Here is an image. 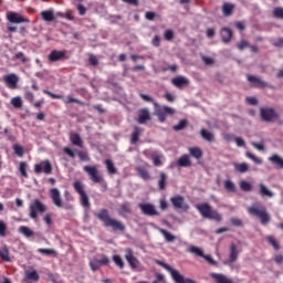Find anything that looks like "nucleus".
Here are the masks:
<instances>
[{"label":"nucleus","mask_w":283,"mask_h":283,"mask_svg":"<svg viewBox=\"0 0 283 283\" xmlns=\"http://www.w3.org/2000/svg\"><path fill=\"white\" fill-rule=\"evenodd\" d=\"M96 219L104 223V227L113 229V231L124 232L126 227L123 221L114 219L109 216V210L101 209L99 212L95 213Z\"/></svg>","instance_id":"f257e3e1"},{"label":"nucleus","mask_w":283,"mask_h":283,"mask_svg":"<svg viewBox=\"0 0 283 283\" xmlns=\"http://www.w3.org/2000/svg\"><path fill=\"white\" fill-rule=\"evenodd\" d=\"M197 211H199L200 216H202L206 220H214V222H222V214L218 212V210H213L211 205L208 202L200 203L196 206Z\"/></svg>","instance_id":"f03ea898"},{"label":"nucleus","mask_w":283,"mask_h":283,"mask_svg":"<svg viewBox=\"0 0 283 283\" xmlns=\"http://www.w3.org/2000/svg\"><path fill=\"white\" fill-rule=\"evenodd\" d=\"M155 264H158V266H161L163 269L168 271V273H170L171 279L174 280L175 283H197L191 279L185 277L182 274H180V272H178V270L171 268L169 264L160 260H155Z\"/></svg>","instance_id":"7ed1b4c3"},{"label":"nucleus","mask_w":283,"mask_h":283,"mask_svg":"<svg viewBox=\"0 0 283 283\" xmlns=\"http://www.w3.org/2000/svg\"><path fill=\"white\" fill-rule=\"evenodd\" d=\"M248 212L250 216H254L255 218H259L261 224H269L271 222V214H269V211H266V208L264 207H255L252 206L248 208Z\"/></svg>","instance_id":"20e7f679"},{"label":"nucleus","mask_w":283,"mask_h":283,"mask_svg":"<svg viewBox=\"0 0 283 283\" xmlns=\"http://www.w3.org/2000/svg\"><path fill=\"white\" fill-rule=\"evenodd\" d=\"M73 188L74 191L80 196L82 207L90 209V197L87 196V192H85V185H83V182L80 180H76L73 182Z\"/></svg>","instance_id":"39448f33"},{"label":"nucleus","mask_w":283,"mask_h":283,"mask_svg":"<svg viewBox=\"0 0 283 283\" xmlns=\"http://www.w3.org/2000/svg\"><path fill=\"white\" fill-rule=\"evenodd\" d=\"M260 117L263 123H275L280 118V114L273 107L260 108Z\"/></svg>","instance_id":"423d86ee"},{"label":"nucleus","mask_w":283,"mask_h":283,"mask_svg":"<svg viewBox=\"0 0 283 283\" xmlns=\"http://www.w3.org/2000/svg\"><path fill=\"white\" fill-rule=\"evenodd\" d=\"M30 210V218L31 220H38L39 219V213H45L48 211V208L41 202V200L35 199L29 207Z\"/></svg>","instance_id":"0eeeda50"},{"label":"nucleus","mask_w":283,"mask_h":283,"mask_svg":"<svg viewBox=\"0 0 283 283\" xmlns=\"http://www.w3.org/2000/svg\"><path fill=\"white\" fill-rule=\"evenodd\" d=\"M155 113L159 123H165L167 120V116H174L176 111L169 106H160L158 103H155Z\"/></svg>","instance_id":"6e6552de"},{"label":"nucleus","mask_w":283,"mask_h":283,"mask_svg":"<svg viewBox=\"0 0 283 283\" xmlns=\"http://www.w3.org/2000/svg\"><path fill=\"white\" fill-rule=\"evenodd\" d=\"M43 94H46V96H50L51 98H54V99H63V103L65 105L76 103L77 105L85 106V102H83L81 99H77V98H74V97H72V95H67L65 98H63V95L54 94V93H52L51 91H48V90H43Z\"/></svg>","instance_id":"1a4fd4ad"},{"label":"nucleus","mask_w":283,"mask_h":283,"mask_svg":"<svg viewBox=\"0 0 283 283\" xmlns=\"http://www.w3.org/2000/svg\"><path fill=\"white\" fill-rule=\"evenodd\" d=\"M83 171L90 176V179L92 182H95V185H101L102 182H105V179L101 175H98V168L96 166H84Z\"/></svg>","instance_id":"9d476101"},{"label":"nucleus","mask_w":283,"mask_h":283,"mask_svg":"<svg viewBox=\"0 0 283 283\" xmlns=\"http://www.w3.org/2000/svg\"><path fill=\"white\" fill-rule=\"evenodd\" d=\"M125 260L128 262L133 271L140 269V261L134 255V250L129 248L126 249Z\"/></svg>","instance_id":"9b49d317"},{"label":"nucleus","mask_w":283,"mask_h":283,"mask_svg":"<svg viewBox=\"0 0 283 283\" xmlns=\"http://www.w3.org/2000/svg\"><path fill=\"white\" fill-rule=\"evenodd\" d=\"M138 208L144 216H149L150 218H153L154 216H160L158 210H156V206H154L153 203H139Z\"/></svg>","instance_id":"f8f14e48"},{"label":"nucleus","mask_w":283,"mask_h":283,"mask_svg":"<svg viewBox=\"0 0 283 283\" xmlns=\"http://www.w3.org/2000/svg\"><path fill=\"white\" fill-rule=\"evenodd\" d=\"M34 174H52V164L50 163V160H43L40 164H35Z\"/></svg>","instance_id":"ddd939ff"},{"label":"nucleus","mask_w":283,"mask_h":283,"mask_svg":"<svg viewBox=\"0 0 283 283\" xmlns=\"http://www.w3.org/2000/svg\"><path fill=\"white\" fill-rule=\"evenodd\" d=\"M170 202L175 209H181V211H189V205L185 202V197L175 196L170 198Z\"/></svg>","instance_id":"4468645a"},{"label":"nucleus","mask_w":283,"mask_h":283,"mask_svg":"<svg viewBox=\"0 0 283 283\" xmlns=\"http://www.w3.org/2000/svg\"><path fill=\"white\" fill-rule=\"evenodd\" d=\"M50 198L55 207L57 209H61L63 207V199L61 198V191L57 188H51L49 190Z\"/></svg>","instance_id":"2eb2a0df"},{"label":"nucleus","mask_w":283,"mask_h":283,"mask_svg":"<svg viewBox=\"0 0 283 283\" xmlns=\"http://www.w3.org/2000/svg\"><path fill=\"white\" fill-rule=\"evenodd\" d=\"M66 59H67V54L65 53V51L53 50L49 54V61L51 63H56L59 61H66Z\"/></svg>","instance_id":"dca6fc26"},{"label":"nucleus","mask_w":283,"mask_h":283,"mask_svg":"<svg viewBox=\"0 0 283 283\" xmlns=\"http://www.w3.org/2000/svg\"><path fill=\"white\" fill-rule=\"evenodd\" d=\"M107 264H109V258H107V255H102V259H94L90 262L92 271H98L101 269V265L107 266Z\"/></svg>","instance_id":"f3484780"},{"label":"nucleus","mask_w":283,"mask_h":283,"mask_svg":"<svg viewBox=\"0 0 283 283\" xmlns=\"http://www.w3.org/2000/svg\"><path fill=\"white\" fill-rule=\"evenodd\" d=\"M7 19L10 23H30V19L23 18V15L17 12H9Z\"/></svg>","instance_id":"a211bd4d"},{"label":"nucleus","mask_w":283,"mask_h":283,"mask_svg":"<svg viewBox=\"0 0 283 283\" xmlns=\"http://www.w3.org/2000/svg\"><path fill=\"white\" fill-rule=\"evenodd\" d=\"M3 81L10 90H17V85L19 84V76L14 73L8 74L3 76Z\"/></svg>","instance_id":"6ab92c4d"},{"label":"nucleus","mask_w":283,"mask_h":283,"mask_svg":"<svg viewBox=\"0 0 283 283\" xmlns=\"http://www.w3.org/2000/svg\"><path fill=\"white\" fill-rule=\"evenodd\" d=\"M249 83L253 85V87H270L269 83L260 80V77H255V75H247ZM272 90H275L274 86H271Z\"/></svg>","instance_id":"aec40b11"},{"label":"nucleus","mask_w":283,"mask_h":283,"mask_svg":"<svg viewBox=\"0 0 283 283\" xmlns=\"http://www.w3.org/2000/svg\"><path fill=\"white\" fill-rule=\"evenodd\" d=\"M118 216L122 218H127V216H132V203L125 201L122 205H119V208L117 209Z\"/></svg>","instance_id":"412c9836"},{"label":"nucleus","mask_w":283,"mask_h":283,"mask_svg":"<svg viewBox=\"0 0 283 283\" xmlns=\"http://www.w3.org/2000/svg\"><path fill=\"white\" fill-rule=\"evenodd\" d=\"M171 83L175 85V87L182 90V87H187V85H189V80H187L185 76H177L171 80Z\"/></svg>","instance_id":"4be33fe9"},{"label":"nucleus","mask_w":283,"mask_h":283,"mask_svg":"<svg viewBox=\"0 0 283 283\" xmlns=\"http://www.w3.org/2000/svg\"><path fill=\"white\" fill-rule=\"evenodd\" d=\"M41 17H42L43 21H46L48 23H52V21L56 20V15L54 14L53 9L42 11Z\"/></svg>","instance_id":"5701e85b"},{"label":"nucleus","mask_w":283,"mask_h":283,"mask_svg":"<svg viewBox=\"0 0 283 283\" xmlns=\"http://www.w3.org/2000/svg\"><path fill=\"white\" fill-rule=\"evenodd\" d=\"M221 39L223 43H231V39H233V31L229 28H223L221 30Z\"/></svg>","instance_id":"b1692460"},{"label":"nucleus","mask_w":283,"mask_h":283,"mask_svg":"<svg viewBox=\"0 0 283 283\" xmlns=\"http://www.w3.org/2000/svg\"><path fill=\"white\" fill-rule=\"evenodd\" d=\"M268 160L272 163V165H274L276 169H283V158L280 157V155L274 154L271 157H269Z\"/></svg>","instance_id":"393cba45"},{"label":"nucleus","mask_w":283,"mask_h":283,"mask_svg":"<svg viewBox=\"0 0 283 283\" xmlns=\"http://www.w3.org/2000/svg\"><path fill=\"white\" fill-rule=\"evenodd\" d=\"M70 142L72 145L75 147H81L83 148V139L81 138V135L78 133H71L70 134Z\"/></svg>","instance_id":"a878e982"},{"label":"nucleus","mask_w":283,"mask_h":283,"mask_svg":"<svg viewBox=\"0 0 283 283\" xmlns=\"http://www.w3.org/2000/svg\"><path fill=\"white\" fill-rule=\"evenodd\" d=\"M259 195L262 198H273V191H271L264 184H259Z\"/></svg>","instance_id":"bb28decb"},{"label":"nucleus","mask_w":283,"mask_h":283,"mask_svg":"<svg viewBox=\"0 0 283 283\" xmlns=\"http://www.w3.org/2000/svg\"><path fill=\"white\" fill-rule=\"evenodd\" d=\"M235 9V6L229 2H224L222 6V13L223 17H231L233 14V10Z\"/></svg>","instance_id":"cd10ccee"},{"label":"nucleus","mask_w":283,"mask_h":283,"mask_svg":"<svg viewBox=\"0 0 283 283\" xmlns=\"http://www.w3.org/2000/svg\"><path fill=\"white\" fill-rule=\"evenodd\" d=\"M188 151H189L190 156L192 158H196L197 160H200V158H202L203 153H202V149L200 147H197V146L190 147L188 149Z\"/></svg>","instance_id":"c85d7f7f"},{"label":"nucleus","mask_w":283,"mask_h":283,"mask_svg":"<svg viewBox=\"0 0 283 283\" xmlns=\"http://www.w3.org/2000/svg\"><path fill=\"white\" fill-rule=\"evenodd\" d=\"M0 259L3 260V262H12V259L10 258V250H8V245H4L0 249Z\"/></svg>","instance_id":"c756f323"},{"label":"nucleus","mask_w":283,"mask_h":283,"mask_svg":"<svg viewBox=\"0 0 283 283\" xmlns=\"http://www.w3.org/2000/svg\"><path fill=\"white\" fill-rule=\"evenodd\" d=\"M178 167H191V159L189 158V155H182L177 160Z\"/></svg>","instance_id":"7c9ffc66"},{"label":"nucleus","mask_w":283,"mask_h":283,"mask_svg":"<svg viewBox=\"0 0 283 283\" xmlns=\"http://www.w3.org/2000/svg\"><path fill=\"white\" fill-rule=\"evenodd\" d=\"M104 165H106V169L111 176H115V174H118L116 166H114V161H112L111 159H105Z\"/></svg>","instance_id":"2f4dec72"},{"label":"nucleus","mask_w":283,"mask_h":283,"mask_svg":"<svg viewBox=\"0 0 283 283\" xmlns=\"http://www.w3.org/2000/svg\"><path fill=\"white\" fill-rule=\"evenodd\" d=\"M150 118L151 116L149 115V111H147L146 108H143L139 112L138 123L143 125V123H147V120H150Z\"/></svg>","instance_id":"473e14b6"},{"label":"nucleus","mask_w":283,"mask_h":283,"mask_svg":"<svg viewBox=\"0 0 283 283\" xmlns=\"http://www.w3.org/2000/svg\"><path fill=\"white\" fill-rule=\"evenodd\" d=\"M142 130L138 126H135L134 132L130 135V145H136L140 138Z\"/></svg>","instance_id":"72a5a7b5"},{"label":"nucleus","mask_w":283,"mask_h":283,"mask_svg":"<svg viewBox=\"0 0 283 283\" xmlns=\"http://www.w3.org/2000/svg\"><path fill=\"white\" fill-rule=\"evenodd\" d=\"M158 188L160 191H165V189H167V174H159Z\"/></svg>","instance_id":"f704fd0d"},{"label":"nucleus","mask_w":283,"mask_h":283,"mask_svg":"<svg viewBox=\"0 0 283 283\" xmlns=\"http://www.w3.org/2000/svg\"><path fill=\"white\" fill-rule=\"evenodd\" d=\"M158 231L165 238L166 242H175L176 241V235L171 234L169 231H167L163 228H159Z\"/></svg>","instance_id":"c9c22d12"},{"label":"nucleus","mask_w":283,"mask_h":283,"mask_svg":"<svg viewBox=\"0 0 283 283\" xmlns=\"http://www.w3.org/2000/svg\"><path fill=\"white\" fill-rule=\"evenodd\" d=\"M188 252L192 253V255H196L197 258H205V251L196 245H190L188 248Z\"/></svg>","instance_id":"e433bc0d"},{"label":"nucleus","mask_w":283,"mask_h":283,"mask_svg":"<svg viewBox=\"0 0 283 283\" xmlns=\"http://www.w3.org/2000/svg\"><path fill=\"white\" fill-rule=\"evenodd\" d=\"M223 186L226 191H228L229 193H235V191H238L235 188V184L231 179H227Z\"/></svg>","instance_id":"4c0bfd02"},{"label":"nucleus","mask_w":283,"mask_h":283,"mask_svg":"<svg viewBox=\"0 0 283 283\" xmlns=\"http://www.w3.org/2000/svg\"><path fill=\"white\" fill-rule=\"evenodd\" d=\"M19 232L24 235V238H33L34 232L32 231V229H30L28 226H21L19 228Z\"/></svg>","instance_id":"58836bf2"},{"label":"nucleus","mask_w":283,"mask_h":283,"mask_svg":"<svg viewBox=\"0 0 283 283\" xmlns=\"http://www.w3.org/2000/svg\"><path fill=\"white\" fill-rule=\"evenodd\" d=\"M230 262H235L238 260V248L235 247V243H231L230 245V256H229Z\"/></svg>","instance_id":"ea45409f"},{"label":"nucleus","mask_w":283,"mask_h":283,"mask_svg":"<svg viewBox=\"0 0 283 283\" xmlns=\"http://www.w3.org/2000/svg\"><path fill=\"white\" fill-rule=\"evenodd\" d=\"M234 169L239 174H247V171H249V164L247 163L234 164Z\"/></svg>","instance_id":"a19ab883"},{"label":"nucleus","mask_w":283,"mask_h":283,"mask_svg":"<svg viewBox=\"0 0 283 283\" xmlns=\"http://www.w3.org/2000/svg\"><path fill=\"white\" fill-rule=\"evenodd\" d=\"M200 136L203 138V140H207L208 143H212L213 140V134L207 130L206 128H202L200 130Z\"/></svg>","instance_id":"79ce46f5"},{"label":"nucleus","mask_w":283,"mask_h":283,"mask_svg":"<svg viewBox=\"0 0 283 283\" xmlns=\"http://www.w3.org/2000/svg\"><path fill=\"white\" fill-rule=\"evenodd\" d=\"M137 172H138V176H140V178H143V180L151 179V176H149V171H147V169H145L142 166L137 167Z\"/></svg>","instance_id":"37998d69"},{"label":"nucleus","mask_w":283,"mask_h":283,"mask_svg":"<svg viewBox=\"0 0 283 283\" xmlns=\"http://www.w3.org/2000/svg\"><path fill=\"white\" fill-rule=\"evenodd\" d=\"M240 189L241 191H253V185H251V182L247 181V180H241L240 181Z\"/></svg>","instance_id":"c03bdc74"},{"label":"nucleus","mask_w":283,"mask_h":283,"mask_svg":"<svg viewBox=\"0 0 283 283\" xmlns=\"http://www.w3.org/2000/svg\"><path fill=\"white\" fill-rule=\"evenodd\" d=\"M11 105L15 107V109H21L23 107V99L20 96L13 97L11 99Z\"/></svg>","instance_id":"a18cd8bd"},{"label":"nucleus","mask_w":283,"mask_h":283,"mask_svg":"<svg viewBox=\"0 0 283 283\" xmlns=\"http://www.w3.org/2000/svg\"><path fill=\"white\" fill-rule=\"evenodd\" d=\"M38 253H41L42 255H57L56 250L54 249H38Z\"/></svg>","instance_id":"49530a36"},{"label":"nucleus","mask_w":283,"mask_h":283,"mask_svg":"<svg viewBox=\"0 0 283 283\" xmlns=\"http://www.w3.org/2000/svg\"><path fill=\"white\" fill-rule=\"evenodd\" d=\"M25 169H28V163L21 161L19 166V171L23 178H28V171Z\"/></svg>","instance_id":"de8ad7c7"},{"label":"nucleus","mask_w":283,"mask_h":283,"mask_svg":"<svg viewBox=\"0 0 283 283\" xmlns=\"http://www.w3.org/2000/svg\"><path fill=\"white\" fill-rule=\"evenodd\" d=\"M247 158H250V160H253L255 165H262V159L253 155L251 151L245 153Z\"/></svg>","instance_id":"09e8293b"},{"label":"nucleus","mask_w":283,"mask_h":283,"mask_svg":"<svg viewBox=\"0 0 283 283\" xmlns=\"http://www.w3.org/2000/svg\"><path fill=\"white\" fill-rule=\"evenodd\" d=\"M13 150H14V154L20 158L23 157V154H25V150H23V146L19 144L13 145Z\"/></svg>","instance_id":"8fccbe9b"},{"label":"nucleus","mask_w":283,"mask_h":283,"mask_svg":"<svg viewBox=\"0 0 283 283\" xmlns=\"http://www.w3.org/2000/svg\"><path fill=\"white\" fill-rule=\"evenodd\" d=\"M113 261L115 262L116 266H119L120 269H125V262H123V259L120 258V255L115 254L113 256Z\"/></svg>","instance_id":"3c124183"},{"label":"nucleus","mask_w":283,"mask_h":283,"mask_svg":"<svg viewBox=\"0 0 283 283\" xmlns=\"http://www.w3.org/2000/svg\"><path fill=\"white\" fill-rule=\"evenodd\" d=\"M27 280H32L33 282H39V273L36 271L28 272L25 274Z\"/></svg>","instance_id":"603ef678"},{"label":"nucleus","mask_w":283,"mask_h":283,"mask_svg":"<svg viewBox=\"0 0 283 283\" xmlns=\"http://www.w3.org/2000/svg\"><path fill=\"white\" fill-rule=\"evenodd\" d=\"M77 156L80 160H83L84 163H90V155L86 151L77 150Z\"/></svg>","instance_id":"864d4df0"},{"label":"nucleus","mask_w":283,"mask_h":283,"mask_svg":"<svg viewBox=\"0 0 283 283\" xmlns=\"http://www.w3.org/2000/svg\"><path fill=\"white\" fill-rule=\"evenodd\" d=\"M187 127V119H181L177 125H175L172 128L175 132H181V129H185Z\"/></svg>","instance_id":"5fc2aeb1"},{"label":"nucleus","mask_w":283,"mask_h":283,"mask_svg":"<svg viewBox=\"0 0 283 283\" xmlns=\"http://www.w3.org/2000/svg\"><path fill=\"white\" fill-rule=\"evenodd\" d=\"M14 60L21 61V63H28V57L23 52H18L13 56Z\"/></svg>","instance_id":"6e6d98bb"},{"label":"nucleus","mask_w":283,"mask_h":283,"mask_svg":"<svg viewBox=\"0 0 283 283\" xmlns=\"http://www.w3.org/2000/svg\"><path fill=\"white\" fill-rule=\"evenodd\" d=\"M266 240H268L269 244H271L275 249V251H280V244L277 243L275 238L270 235L266 238Z\"/></svg>","instance_id":"4d7b16f0"},{"label":"nucleus","mask_w":283,"mask_h":283,"mask_svg":"<svg viewBox=\"0 0 283 283\" xmlns=\"http://www.w3.org/2000/svg\"><path fill=\"white\" fill-rule=\"evenodd\" d=\"M273 17L276 19H283V8L276 7L273 9Z\"/></svg>","instance_id":"13d9d810"},{"label":"nucleus","mask_w":283,"mask_h":283,"mask_svg":"<svg viewBox=\"0 0 283 283\" xmlns=\"http://www.w3.org/2000/svg\"><path fill=\"white\" fill-rule=\"evenodd\" d=\"M6 231H8V226L3 220H0V237L6 238Z\"/></svg>","instance_id":"bf43d9fd"},{"label":"nucleus","mask_w":283,"mask_h":283,"mask_svg":"<svg viewBox=\"0 0 283 283\" xmlns=\"http://www.w3.org/2000/svg\"><path fill=\"white\" fill-rule=\"evenodd\" d=\"M139 96H140V99L145 101L146 103H153V105H155V103H157L156 101L153 99L151 96H149L147 94L140 93Z\"/></svg>","instance_id":"052dcab7"},{"label":"nucleus","mask_w":283,"mask_h":283,"mask_svg":"<svg viewBox=\"0 0 283 283\" xmlns=\"http://www.w3.org/2000/svg\"><path fill=\"white\" fill-rule=\"evenodd\" d=\"M164 39L166 41H174V31L172 30H166L164 33Z\"/></svg>","instance_id":"680f3d73"},{"label":"nucleus","mask_w":283,"mask_h":283,"mask_svg":"<svg viewBox=\"0 0 283 283\" xmlns=\"http://www.w3.org/2000/svg\"><path fill=\"white\" fill-rule=\"evenodd\" d=\"M76 9L78 11L80 17H85V14L87 13V8H85V6L83 4H77Z\"/></svg>","instance_id":"e2e57ef3"},{"label":"nucleus","mask_w":283,"mask_h":283,"mask_svg":"<svg viewBox=\"0 0 283 283\" xmlns=\"http://www.w3.org/2000/svg\"><path fill=\"white\" fill-rule=\"evenodd\" d=\"M237 48L238 50H245V48H250L249 42H247L245 40H241L239 43H237Z\"/></svg>","instance_id":"0e129e2a"},{"label":"nucleus","mask_w":283,"mask_h":283,"mask_svg":"<svg viewBox=\"0 0 283 283\" xmlns=\"http://www.w3.org/2000/svg\"><path fill=\"white\" fill-rule=\"evenodd\" d=\"M25 101H29V103H34V93L27 91L24 93Z\"/></svg>","instance_id":"69168bd1"},{"label":"nucleus","mask_w":283,"mask_h":283,"mask_svg":"<svg viewBox=\"0 0 283 283\" xmlns=\"http://www.w3.org/2000/svg\"><path fill=\"white\" fill-rule=\"evenodd\" d=\"M252 147H254V149H258V151H264V143H255L252 142L251 143Z\"/></svg>","instance_id":"338daca9"},{"label":"nucleus","mask_w":283,"mask_h":283,"mask_svg":"<svg viewBox=\"0 0 283 283\" xmlns=\"http://www.w3.org/2000/svg\"><path fill=\"white\" fill-rule=\"evenodd\" d=\"M151 45H154V48H160V35H155L153 38Z\"/></svg>","instance_id":"774afa93"}]
</instances>
